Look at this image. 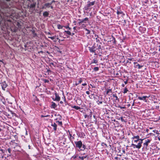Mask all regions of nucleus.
Instances as JSON below:
<instances>
[{
  "label": "nucleus",
  "mask_w": 160,
  "mask_h": 160,
  "mask_svg": "<svg viewBox=\"0 0 160 160\" xmlns=\"http://www.w3.org/2000/svg\"><path fill=\"white\" fill-rule=\"evenodd\" d=\"M144 139L140 138H139V142H138V144L136 145L134 143H132L131 146L133 147V148H137L138 149H140L142 146V141Z\"/></svg>",
  "instance_id": "nucleus-1"
},
{
  "label": "nucleus",
  "mask_w": 160,
  "mask_h": 160,
  "mask_svg": "<svg viewBox=\"0 0 160 160\" xmlns=\"http://www.w3.org/2000/svg\"><path fill=\"white\" fill-rule=\"evenodd\" d=\"M132 140V143H137L139 141V136L138 135L133 136L131 138Z\"/></svg>",
  "instance_id": "nucleus-2"
},
{
  "label": "nucleus",
  "mask_w": 160,
  "mask_h": 160,
  "mask_svg": "<svg viewBox=\"0 0 160 160\" xmlns=\"http://www.w3.org/2000/svg\"><path fill=\"white\" fill-rule=\"evenodd\" d=\"M76 148H78V150H80L82 145V142L81 141H75Z\"/></svg>",
  "instance_id": "nucleus-3"
},
{
  "label": "nucleus",
  "mask_w": 160,
  "mask_h": 160,
  "mask_svg": "<svg viewBox=\"0 0 160 160\" xmlns=\"http://www.w3.org/2000/svg\"><path fill=\"white\" fill-rule=\"evenodd\" d=\"M97 46L95 45H93L92 47H89V50L90 52L92 53H94V55H96L97 54L95 53V51L96 49H97Z\"/></svg>",
  "instance_id": "nucleus-4"
},
{
  "label": "nucleus",
  "mask_w": 160,
  "mask_h": 160,
  "mask_svg": "<svg viewBox=\"0 0 160 160\" xmlns=\"http://www.w3.org/2000/svg\"><path fill=\"white\" fill-rule=\"evenodd\" d=\"M151 141V139H147L145 140V142L143 143V148H147L148 145L149 143Z\"/></svg>",
  "instance_id": "nucleus-5"
},
{
  "label": "nucleus",
  "mask_w": 160,
  "mask_h": 160,
  "mask_svg": "<svg viewBox=\"0 0 160 160\" xmlns=\"http://www.w3.org/2000/svg\"><path fill=\"white\" fill-rule=\"evenodd\" d=\"M88 20V18H86L82 19H78V21H79L78 24L79 25H80L81 23H86L87 21Z\"/></svg>",
  "instance_id": "nucleus-6"
},
{
  "label": "nucleus",
  "mask_w": 160,
  "mask_h": 160,
  "mask_svg": "<svg viewBox=\"0 0 160 160\" xmlns=\"http://www.w3.org/2000/svg\"><path fill=\"white\" fill-rule=\"evenodd\" d=\"M51 5V3L49 2L45 3L44 4L42 7L43 9H46L47 8H48L50 7V5Z\"/></svg>",
  "instance_id": "nucleus-7"
},
{
  "label": "nucleus",
  "mask_w": 160,
  "mask_h": 160,
  "mask_svg": "<svg viewBox=\"0 0 160 160\" xmlns=\"http://www.w3.org/2000/svg\"><path fill=\"white\" fill-rule=\"evenodd\" d=\"M149 96L148 97L147 96H143L142 97H138V98L139 100H143V101H144L145 102H146L147 101L146 98H149Z\"/></svg>",
  "instance_id": "nucleus-8"
},
{
  "label": "nucleus",
  "mask_w": 160,
  "mask_h": 160,
  "mask_svg": "<svg viewBox=\"0 0 160 160\" xmlns=\"http://www.w3.org/2000/svg\"><path fill=\"white\" fill-rule=\"evenodd\" d=\"M2 89L5 90L6 88L7 87L8 85L5 82H3L1 83Z\"/></svg>",
  "instance_id": "nucleus-9"
},
{
  "label": "nucleus",
  "mask_w": 160,
  "mask_h": 160,
  "mask_svg": "<svg viewBox=\"0 0 160 160\" xmlns=\"http://www.w3.org/2000/svg\"><path fill=\"white\" fill-rule=\"evenodd\" d=\"M36 5V2H34L33 3H32L31 4L30 6L29 5H28V8H29L30 9H33V10H34L35 9V7Z\"/></svg>",
  "instance_id": "nucleus-10"
},
{
  "label": "nucleus",
  "mask_w": 160,
  "mask_h": 160,
  "mask_svg": "<svg viewBox=\"0 0 160 160\" xmlns=\"http://www.w3.org/2000/svg\"><path fill=\"white\" fill-rule=\"evenodd\" d=\"M55 98L54 99H53V100L55 101H59L60 99V98L59 95L57 93H55Z\"/></svg>",
  "instance_id": "nucleus-11"
},
{
  "label": "nucleus",
  "mask_w": 160,
  "mask_h": 160,
  "mask_svg": "<svg viewBox=\"0 0 160 160\" xmlns=\"http://www.w3.org/2000/svg\"><path fill=\"white\" fill-rule=\"evenodd\" d=\"M95 2L93 1L92 2H88L87 6L88 8L90 7L91 6H93L95 4Z\"/></svg>",
  "instance_id": "nucleus-12"
},
{
  "label": "nucleus",
  "mask_w": 160,
  "mask_h": 160,
  "mask_svg": "<svg viewBox=\"0 0 160 160\" xmlns=\"http://www.w3.org/2000/svg\"><path fill=\"white\" fill-rule=\"evenodd\" d=\"M78 158L81 160H83L84 159H88L89 158L88 155H86L83 156H79Z\"/></svg>",
  "instance_id": "nucleus-13"
},
{
  "label": "nucleus",
  "mask_w": 160,
  "mask_h": 160,
  "mask_svg": "<svg viewBox=\"0 0 160 160\" xmlns=\"http://www.w3.org/2000/svg\"><path fill=\"white\" fill-rule=\"evenodd\" d=\"M51 126L53 127V129L55 131H56L57 129V125L55 123H52L51 124Z\"/></svg>",
  "instance_id": "nucleus-14"
},
{
  "label": "nucleus",
  "mask_w": 160,
  "mask_h": 160,
  "mask_svg": "<svg viewBox=\"0 0 160 160\" xmlns=\"http://www.w3.org/2000/svg\"><path fill=\"white\" fill-rule=\"evenodd\" d=\"M57 107V105L55 103L53 102H52V105L51 106V108H55Z\"/></svg>",
  "instance_id": "nucleus-15"
},
{
  "label": "nucleus",
  "mask_w": 160,
  "mask_h": 160,
  "mask_svg": "<svg viewBox=\"0 0 160 160\" xmlns=\"http://www.w3.org/2000/svg\"><path fill=\"white\" fill-rule=\"evenodd\" d=\"M86 149V146L84 144H82V147L81 148V149H80V150H78V151H83Z\"/></svg>",
  "instance_id": "nucleus-16"
},
{
  "label": "nucleus",
  "mask_w": 160,
  "mask_h": 160,
  "mask_svg": "<svg viewBox=\"0 0 160 160\" xmlns=\"http://www.w3.org/2000/svg\"><path fill=\"white\" fill-rule=\"evenodd\" d=\"M49 14V12L47 11H45L43 13V15L45 17H48Z\"/></svg>",
  "instance_id": "nucleus-17"
},
{
  "label": "nucleus",
  "mask_w": 160,
  "mask_h": 160,
  "mask_svg": "<svg viewBox=\"0 0 160 160\" xmlns=\"http://www.w3.org/2000/svg\"><path fill=\"white\" fill-rule=\"evenodd\" d=\"M62 119V117L59 114H58L57 115V118L56 119V121H59L61 120Z\"/></svg>",
  "instance_id": "nucleus-18"
},
{
  "label": "nucleus",
  "mask_w": 160,
  "mask_h": 160,
  "mask_svg": "<svg viewBox=\"0 0 160 160\" xmlns=\"http://www.w3.org/2000/svg\"><path fill=\"white\" fill-rule=\"evenodd\" d=\"M82 82V80L81 78H80L79 80V81H78V82H75V85L77 86L78 85L80 84Z\"/></svg>",
  "instance_id": "nucleus-19"
},
{
  "label": "nucleus",
  "mask_w": 160,
  "mask_h": 160,
  "mask_svg": "<svg viewBox=\"0 0 160 160\" xmlns=\"http://www.w3.org/2000/svg\"><path fill=\"white\" fill-rule=\"evenodd\" d=\"M72 107L74 109H75L76 110H79L81 109V108L80 107L76 106H73Z\"/></svg>",
  "instance_id": "nucleus-20"
},
{
  "label": "nucleus",
  "mask_w": 160,
  "mask_h": 160,
  "mask_svg": "<svg viewBox=\"0 0 160 160\" xmlns=\"http://www.w3.org/2000/svg\"><path fill=\"white\" fill-rule=\"evenodd\" d=\"M143 66L142 65H140L139 64H137L135 65V68H137L138 67V69H141L142 67H143Z\"/></svg>",
  "instance_id": "nucleus-21"
},
{
  "label": "nucleus",
  "mask_w": 160,
  "mask_h": 160,
  "mask_svg": "<svg viewBox=\"0 0 160 160\" xmlns=\"http://www.w3.org/2000/svg\"><path fill=\"white\" fill-rule=\"evenodd\" d=\"M101 43H100L99 44H97V46L98 47V48H97V49L100 50L101 49Z\"/></svg>",
  "instance_id": "nucleus-22"
},
{
  "label": "nucleus",
  "mask_w": 160,
  "mask_h": 160,
  "mask_svg": "<svg viewBox=\"0 0 160 160\" xmlns=\"http://www.w3.org/2000/svg\"><path fill=\"white\" fill-rule=\"evenodd\" d=\"M117 13L118 15H120V14H123V12H122L121 11H119L118 10L117 11Z\"/></svg>",
  "instance_id": "nucleus-23"
},
{
  "label": "nucleus",
  "mask_w": 160,
  "mask_h": 160,
  "mask_svg": "<svg viewBox=\"0 0 160 160\" xmlns=\"http://www.w3.org/2000/svg\"><path fill=\"white\" fill-rule=\"evenodd\" d=\"M64 32H66L67 34L68 35H72L71 32L69 31H65Z\"/></svg>",
  "instance_id": "nucleus-24"
},
{
  "label": "nucleus",
  "mask_w": 160,
  "mask_h": 160,
  "mask_svg": "<svg viewBox=\"0 0 160 160\" xmlns=\"http://www.w3.org/2000/svg\"><path fill=\"white\" fill-rule=\"evenodd\" d=\"M63 26H61L60 24H58L57 25V28L58 29H62Z\"/></svg>",
  "instance_id": "nucleus-25"
},
{
  "label": "nucleus",
  "mask_w": 160,
  "mask_h": 160,
  "mask_svg": "<svg viewBox=\"0 0 160 160\" xmlns=\"http://www.w3.org/2000/svg\"><path fill=\"white\" fill-rule=\"evenodd\" d=\"M78 156L77 154H75L72 157V158H73V159H75V158H77L78 157Z\"/></svg>",
  "instance_id": "nucleus-26"
},
{
  "label": "nucleus",
  "mask_w": 160,
  "mask_h": 160,
  "mask_svg": "<svg viewBox=\"0 0 160 160\" xmlns=\"http://www.w3.org/2000/svg\"><path fill=\"white\" fill-rule=\"evenodd\" d=\"M98 61L97 60L94 59L92 60V63H98Z\"/></svg>",
  "instance_id": "nucleus-27"
},
{
  "label": "nucleus",
  "mask_w": 160,
  "mask_h": 160,
  "mask_svg": "<svg viewBox=\"0 0 160 160\" xmlns=\"http://www.w3.org/2000/svg\"><path fill=\"white\" fill-rule=\"evenodd\" d=\"M128 91V90L127 88H125L123 90V92L124 93H126Z\"/></svg>",
  "instance_id": "nucleus-28"
},
{
  "label": "nucleus",
  "mask_w": 160,
  "mask_h": 160,
  "mask_svg": "<svg viewBox=\"0 0 160 160\" xmlns=\"http://www.w3.org/2000/svg\"><path fill=\"white\" fill-rule=\"evenodd\" d=\"M56 122H58V125H59L60 126H61L62 124V121H59L58 120V121H56Z\"/></svg>",
  "instance_id": "nucleus-29"
},
{
  "label": "nucleus",
  "mask_w": 160,
  "mask_h": 160,
  "mask_svg": "<svg viewBox=\"0 0 160 160\" xmlns=\"http://www.w3.org/2000/svg\"><path fill=\"white\" fill-rule=\"evenodd\" d=\"M112 96L113 97L115 98H116V100H118V97L117 96L116 94H113Z\"/></svg>",
  "instance_id": "nucleus-30"
},
{
  "label": "nucleus",
  "mask_w": 160,
  "mask_h": 160,
  "mask_svg": "<svg viewBox=\"0 0 160 160\" xmlns=\"http://www.w3.org/2000/svg\"><path fill=\"white\" fill-rule=\"evenodd\" d=\"M93 70L95 71H97L99 70V68L98 67H95L94 68Z\"/></svg>",
  "instance_id": "nucleus-31"
},
{
  "label": "nucleus",
  "mask_w": 160,
  "mask_h": 160,
  "mask_svg": "<svg viewBox=\"0 0 160 160\" xmlns=\"http://www.w3.org/2000/svg\"><path fill=\"white\" fill-rule=\"evenodd\" d=\"M110 92H112V90L111 89H108L106 91V94H108Z\"/></svg>",
  "instance_id": "nucleus-32"
},
{
  "label": "nucleus",
  "mask_w": 160,
  "mask_h": 160,
  "mask_svg": "<svg viewBox=\"0 0 160 160\" xmlns=\"http://www.w3.org/2000/svg\"><path fill=\"white\" fill-rule=\"evenodd\" d=\"M85 30L87 31V32L86 33V34H88L90 33V31L87 28H85Z\"/></svg>",
  "instance_id": "nucleus-33"
},
{
  "label": "nucleus",
  "mask_w": 160,
  "mask_h": 160,
  "mask_svg": "<svg viewBox=\"0 0 160 160\" xmlns=\"http://www.w3.org/2000/svg\"><path fill=\"white\" fill-rule=\"evenodd\" d=\"M55 36L53 37H48V38H50L52 40H53L55 37Z\"/></svg>",
  "instance_id": "nucleus-34"
},
{
  "label": "nucleus",
  "mask_w": 160,
  "mask_h": 160,
  "mask_svg": "<svg viewBox=\"0 0 160 160\" xmlns=\"http://www.w3.org/2000/svg\"><path fill=\"white\" fill-rule=\"evenodd\" d=\"M97 102L98 105H99V104H102V101H99L98 100Z\"/></svg>",
  "instance_id": "nucleus-35"
},
{
  "label": "nucleus",
  "mask_w": 160,
  "mask_h": 160,
  "mask_svg": "<svg viewBox=\"0 0 160 160\" xmlns=\"http://www.w3.org/2000/svg\"><path fill=\"white\" fill-rule=\"evenodd\" d=\"M65 28L67 29H68L69 30H70L71 29V28H70L68 26H64Z\"/></svg>",
  "instance_id": "nucleus-36"
},
{
  "label": "nucleus",
  "mask_w": 160,
  "mask_h": 160,
  "mask_svg": "<svg viewBox=\"0 0 160 160\" xmlns=\"http://www.w3.org/2000/svg\"><path fill=\"white\" fill-rule=\"evenodd\" d=\"M7 150L10 154L11 153V149L10 148H8Z\"/></svg>",
  "instance_id": "nucleus-37"
},
{
  "label": "nucleus",
  "mask_w": 160,
  "mask_h": 160,
  "mask_svg": "<svg viewBox=\"0 0 160 160\" xmlns=\"http://www.w3.org/2000/svg\"><path fill=\"white\" fill-rule=\"evenodd\" d=\"M32 33H33V36L34 37L36 36H37V34L36 33H35L34 31H33L32 32Z\"/></svg>",
  "instance_id": "nucleus-38"
},
{
  "label": "nucleus",
  "mask_w": 160,
  "mask_h": 160,
  "mask_svg": "<svg viewBox=\"0 0 160 160\" xmlns=\"http://www.w3.org/2000/svg\"><path fill=\"white\" fill-rule=\"evenodd\" d=\"M120 120L122 121V122H125V121L124 120L123 117H121Z\"/></svg>",
  "instance_id": "nucleus-39"
},
{
  "label": "nucleus",
  "mask_w": 160,
  "mask_h": 160,
  "mask_svg": "<svg viewBox=\"0 0 160 160\" xmlns=\"http://www.w3.org/2000/svg\"><path fill=\"white\" fill-rule=\"evenodd\" d=\"M50 66H51V65H52L54 67H55V65H54V64L53 63V62H51V63H50Z\"/></svg>",
  "instance_id": "nucleus-40"
},
{
  "label": "nucleus",
  "mask_w": 160,
  "mask_h": 160,
  "mask_svg": "<svg viewBox=\"0 0 160 160\" xmlns=\"http://www.w3.org/2000/svg\"><path fill=\"white\" fill-rule=\"evenodd\" d=\"M24 155L25 156H26V157L27 158H28L29 157V155L27 154L26 152H25L24 153Z\"/></svg>",
  "instance_id": "nucleus-41"
},
{
  "label": "nucleus",
  "mask_w": 160,
  "mask_h": 160,
  "mask_svg": "<svg viewBox=\"0 0 160 160\" xmlns=\"http://www.w3.org/2000/svg\"><path fill=\"white\" fill-rule=\"evenodd\" d=\"M118 107L120 108L121 109H124V108H125V107H121L120 106H119Z\"/></svg>",
  "instance_id": "nucleus-42"
},
{
  "label": "nucleus",
  "mask_w": 160,
  "mask_h": 160,
  "mask_svg": "<svg viewBox=\"0 0 160 160\" xmlns=\"http://www.w3.org/2000/svg\"><path fill=\"white\" fill-rule=\"evenodd\" d=\"M86 93L88 95H89L90 94V92L89 91H87L86 92Z\"/></svg>",
  "instance_id": "nucleus-43"
},
{
  "label": "nucleus",
  "mask_w": 160,
  "mask_h": 160,
  "mask_svg": "<svg viewBox=\"0 0 160 160\" xmlns=\"http://www.w3.org/2000/svg\"><path fill=\"white\" fill-rule=\"evenodd\" d=\"M87 84L86 83H82V86H85L87 85Z\"/></svg>",
  "instance_id": "nucleus-44"
},
{
  "label": "nucleus",
  "mask_w": 160,
  "mask_h": 160,
  "mask_svg": "<svg viewBox=\"0 0 160 160\" xmlns=\"http://www.w3.org/2000/svg\"><path fill=\"white\" fill-rule=\"evenodd\" d=\"M44 81L45 82H49V81L48 80L46 79Z\"/></svg>",
  "instance_id": "nucleus-45"
},
{
  "label": "nucleus",
  "mask_w": 160,
  "mask_h": 160,
  "mask_svg": "<svg viewBox=\"0 0 160 160\" xmlns=\"http://www.w3.org/2000/svg\"><path fill=\"white\" fill-rule=\"evenodd\" d=\"M158 140L160 141V136L158 135Z\"/></svg>",
  "instance_id": "nucleus-46"
},
{
  "label": "nucleus",
  "mask_w": 160,
  "mask_h": 160,
  "mask_svg": "<svg viewBox=\"0 0 160 160\" xmlns=\"http://www.w3.org/2000/svg\"><path fill=\"white\" fill-rule=\"evenodd\" d=\"M50 7L51 9H52L53 8V7L51 5H50Z\"/></svg>",
  "instance_id": "nucleus-47"
},
{
  "label": "nucleus",
  "mask_w": 160,
  "mask_h": 160,
  "mask_svg": "<svg viewBox=\"0 0 160 160\" xmlns=\"http://www.w3.org/2000/svg\"><path fill=\"white\" fill-rule=\"evenodd\" d=\"M124 82L125 84H127V83H128V81L126 80V81H125Z\"/></svg>",
  "instance_id": "nucleus-48"
},
{
  "label": "nucleus",
  "mask_w": 160,
  "mask_h": 160,
  "mask_svg": "<svg viewBox=\"0 0 160 160\" xmlns=\"http://www.w3.org/2000/svg\"><path fill=\"white\" fill-rule=\"evenodd\" d=\"M55 2V1L54 0H52V1L50 3H51V4H52V3L54 2Z\"/></svg>",
  "instance_id": "nucleus-49"
},
{
  "label": "nucleus",
  "mask_w": 160,
  "mask_h": 160,
  "mask_svg": "<svg viewBox=\"0 0 160 160\" xmlns=\"http://www.w3.org/2000/svg\"><path fill=\"white\" fill-rule=\"evenodd\" d=\"M28 1L31 2H33V0H27Z\"/></svg>",
  "instance_id": "nucleus-50"
},
{
  "label": "nucleus",
  "mask_w": 160,
  "mask_h": 160,
  "mask_svg": "<svg viewBox=\"0 0 160 160\" xmlns=\"http://www.w3.org/2000/svg\"><path fill=\"white\" fill-rule=\"evenodd\" d=\"M69 136H70V137L71 138V137H72V134L69 132Z\"/></svg>",
  "instance_id": "nucleus-51"
},
{
  "label": "nucleus",
  "mask_w": 160,
  "mask_h": 160,
  "mask_svg": "<svg viewBox=\"0 0 160 160\" xmlns=\"http://www.w3.org/2000/svg\"><path fill=\"white\" fill-rule=\"evenodd\" d=\"M76 27H73V29L74 30H75L76 29Z\"/></svg>",
  "instance_id": "nucleus-52"
},
{
  "label": "nucleus",
  "mask_w": 160,
  "mask_h": 160,
  "mask_svg": "<svg viewBox=\"0 0 160 160\" xmlns=\"http://www.w3.org/2000/svg\"><path fill=\"white\" fill-rule=\"evenodd\" d=\"M28 148H29V149H31V147L30 146V145H29L28 146Z\"/></svg>",
  "instance_id": "nucleus-53"
},
{
  "label": "nucleus",
  "mask_w": 160,
  "mask_h": 160,
  "mask_svg": "<svg viewBox=\"0 0 160 160\" xmlns=\"http://www.w3.org/2000/svg\"><path fill=\"white\" fill-rule=\"evenodd\" d=\"M149 131V130L148 129H147L146 130V131L147 132H148V131Z\"/></svg>",
  "instance_id": "nucleus-54"
},
{
  "label": "nucleus",
  "mask_w": 160,
  "mask_h": 160,
  "mask_svg": "<svg viewBox=\"0 0 160 160\" xmlns=\"http://www.w3.org/2000/svg\"><path fill=\"white\" fill-rule=\"evenodd\" d=\"M122 87H124L125 85L123 84L122 85Z\"/></svg>",
  "instance_id": "nucleus-55"
},
{
  "label": "nucleus",
  "mask_w": 160,
  "mask_h": 160,
  "mask_svg": "<svg viewBox=\"0 0 160 160\" xmlns=\"http://www.w3.org/2000/svg\"><path fill=\"white\" fill-rule=\"evenodd\" d=\"M26 135H28V132L26 130Z\"/></svg>",
  "instance_id": "nucleus-56"
},
{
  "label": "nucleus",
  "mask_w": 160,
  "mask_h": 160,
  "mask_svg": "<svg viewBox=\"0 0 160 160\" xmlns=\"http://www.w3.org/2000/svg\"><path fill=\"white\" fill-rule=\"evenodd\" d=\"M156 133L157 134H160L159 133V132H158V131H157V132H156Z\"/></svg>",
  "instance_id": "nucleus-57"
},
{
  "label": "nucleus",
  "mask_w": 160,
  "mask_h": 160,
  "mask_svg": "<svg viewBox=\"0 0 160 160\" xmlns=\"http://www.w3.org/2000/svg\"><path fill=\"white\" fill-rule=\"evenodd\" d=\"M60 103H61V104L62 103H63V102H62V101H61L60 102Z\"/></svg>",
  "instance_id": "nucleus-58"
},
{
  "label": "nucleus",
  "mask_w": 160,
  "mask_h": 160,
  "mask_svg": "<svg viewBox=\"0 0 160 160\" xmlns=\"http://www.w3.org/2000/svg\"><path fill=\"white\" fill-rule=\"evenodd\" d=\"M74 34V33H72L71 35H72V36H73Z\"/></svg>",
  "instance_id": "nucleus-59"
},
{
  "label": "nucleus",
  "mask_w": 160,
  "mask_h": 160,
  "mask_svg": "<svg viewBox=\"0 0 160 160\" xmlns=\"http://www.w3.org/2000/svg\"><path fill=\"white\" fill-rule=\"evenodd\" d=\"M128 59L130 60H132V58H129Z\"/></svg>",
  "instance_id": "nucleus-60"
},
{
  "label": "nucleus",
  "mask_w": 160,
  "mask_h": 160,
  "mask_svg": "<svg viewBox=\"0 0 160 160\" xmlns=\"http://www.w3.org/2000/svg\"><path fill=\"white\" fill-rule=\"evenodd\" d=\"M137 63H138L137 62H134V64H137Z\"/></svg>",
  "instance_id": "nucleus-61"
},
{
  "label": "nucleus",
  "mask_w": 160,
  "mask_h": 160,
  "mask_svg": "<svg viewBox=\"0 0 160 160\" xmlns=\"http://www.w3.org/2000/svg\"><path fill=\"white\" fill-rule=\"evenodd\" d=\"M46 117V116H43V115H42V117Z\"/></svg>",
  "instance_id": "nucleus-62"
},
{
  "label": "nucleus",
  "mask_w": 160,
  "mask_h": 160,
  "mask_svg": "<svg viewBox=\"0 0 160 160\" xmlns=\"http://www.w3.org/2000/svg\"><path fill=\"white\" fill-rule=\"evenodd\" d=\"M24 47H25V48H26V47H27V45H26H26H24Z\"/></svg>",
  "instance_id": "nucleus-63"
},
{
  "label": "nucleus",
  "mask_w": 160,
  "mask_h": 160,
  "mask_svg": "<svg viewBox=\"0 0 160 160\" xmlns=\"http://www.w3.org/2000/svg\"><path fill=\"white\" fill-rule=\"evenodd\" d=\"M48 34H49V35H51V33H50V32H48Z\"/></svg>",
  "instance_id": "nucleus-64"
}]
</instances>
